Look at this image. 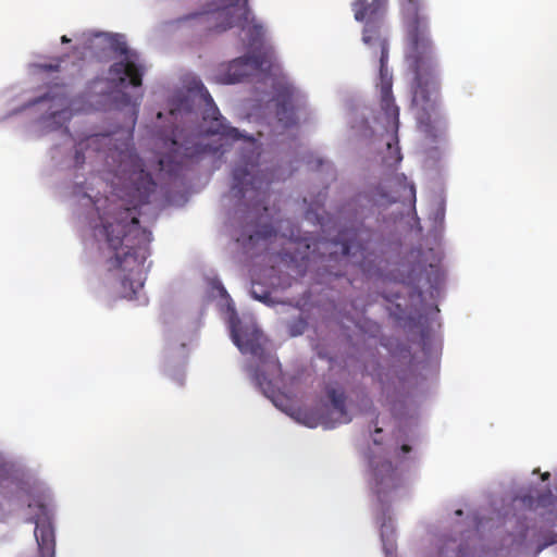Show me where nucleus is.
Instances as JSON below:
<instances>
[{"instance_id": "f257e3e1", "label": "nucleus", "mask_w": 557, "mask_h": 557, "mask_svg": "<svg viewBox=\"0 0 557 557\" xmlns=\"http://www.w3.org/2000/svg\"><path fill=\"white\" fill-rule=\"evenodd\" d=\"M120 172L123 203L100 218V234L113 253L107 261L109 271L120 272L121 293L123 297L133 298L145 284L144 264L151 242V233L140 226L138 208L148 203L157 183L133 151L123 153Z\"/></svg>"}, {"instance_id": "f03ea898", "label": "nucleus", "mask_w": 557, "mask_h": 557, "mask_svg": "<svg viewBox=\"0 0 557 557\" xmlns=\"http://www.w3.org/2000/svg\"><path fill=\"white\" fill-rule=\"evenodd\" d=\"M404 25L405 60L413 74L411 106L418 127L436 137L443 125L438 108L440 84L435 72L433 42L422 0H400Z\"/></svg>"}, {"instance_id": "7ed1b4c3", "label": "nucleus", "mask_w": 557, "mask_h": 557, "mask_svg": "<svg viewBox=\"0 0 557 557\" xmlns=\"http://www.w3.org/2000/svg\"><path fill=\"white\" fill-rule=\"evenodd\" d=\"M388 0H356L351 4L354 17L358 22H364L362 40L375 48V54H379V88H380V108L381 112L377 121L382 123L389 139L386 141L387 153L383 158V163L387 168L397 166L403 160L398 147V127H399V108L395 103L392 92L393 75L388 71V42L382 35L384 15L386 13Z\"/></svg>"}, {"instance_id": "20e7f679", "label": "nucleus", "mask_w": 557, "mask_h": 557, "mask_svg": "<svg viewBox=\"0 0 557 557\" xmlns=\"http://www.w3.org/2000/svg\"><path fill=\"white\" fill-rule=\"evenodd\" d=\"M201 98L206 102L202 113L201 133L191 135L180 143L176 138L162 140L163 152L158 158V170L168 175H177L184 165L202 160L207 156L225 152L224 144L210 141L207 136H219V140L236 141L244 137L236 127L228 125L221 115L210 92L201 82L196 83Z\"/></svg>"}, {"instance_id": "39448f33", "label": "nucleus", "mask_w": 557, "mask_h": 557, "mask_svg": "<svg viewBox=\"0 0 557 557\" xmlns=\"http://www.w3.org/2000/svg\"><path fill=\"white\" fill-rule=\"evenodd\" d=\"M232 338L243 354H250L258 359L259 366L249 369L253 382L264 393L272 389V381L281 377L282 367L276 355L267 351V338L262 332L255 327L234 324Z\"/></svg>"}, {"instance_id": "423d86ee", "label": "nucleus", "mask_w": 557, "mask_h": 557, "mask_svg": "<svg viewBox=\"0 0 557 557\" xmlns=\"http://www.w3.org/2000/svg\"><path fill=\"white\" fill-rule=\"evenodd\" d=\"M372 232L362 225L342 230L335 239H321L315 246L322 250L321 258L327 263H352L362 265L369 256Z\"/></svg>"}, {"instance_id": "0eeeda50", "label": "nucleus", "mask_w": 557, "mask_h": 557, "mask_svg": "<svg viewBox=\"0 0 557 557\" xmlns=\"http://www.w3.org/2000/svg\"><path fill=\"white\" fill-rule=\"evenodd\" d=\"M274 174L268 171H258L257 164L246 162L233 170L232 195L237 199L248 198L249 206L258 207L263 200Z\"/></svg>"}, {"instance_id": "6e6552de", "label": "nucleus", "mask_w": 557, "mask_h": 557, "mask_svg": "<svg viewBox=\"0 0 557 557\" xmlns=\"http://www.w3.org/2000/svg\"><path fill=\"white\" fill-rule=\"evenodd\" d=\"M240 0H230L228 5L214 12V20L219 22L214 29L218 33L225 32L232 27H238L246 33L250 45L261 42L264 36L262 24L258 23L247 5V0L239 5Z\"/></svg>"}, {"instance_id": "1a4fd4ad", "label": "nucleus", "mask_w": 557, "mask_h": 557, "mask_svg": "<svg viewBox=\"0 0 557 557\" xmlns=\"http://www.w3.org/2000/svg\"><path fill=\"white\" fill-rule=\"evenodd\" d=\"M111 48L123 55V59L110 66L108 79L116 87L125 86L127 79L133 87L141 86L145 67L139 62L138 53L129 50L126 42L119 36L113 37Z\"/></svg>"}, {"instance_id": "9d476101", "label": "nucleus", "mask_w": 557, "mask_h": 557, "mask_svg": "<svg viewBox=\"0 0 557 557\" xmlns=\"http://www.w3.org/2000/svg\"><path fill=\"white\" fill-rule=\"evenodd\" d=\"M29 508L37 507L38 513L32 519L35 527L37 552L23 553L18 557H54L55 536L49 508L39 502L28 505Z\"/></svg>"}, {"instance_id": "9b49d317", "label": "nucleus", "mask_w": 557, "mask_h": 557, "mask_svg": "<svg viewBox=\"0 0 557 557\" xmlns=\"http://www.w3.org/2000/svg\"><path fill=\"white\" fill-rule=\"evenodd\" d=\"M327 398L331 401L333 411L329 414H321L319 420L325 429H333L337 424L348 423L350 417L346 409V394L343 389H336L334 387L326 388Z\"/></svg>"}, {"instance_id": "f8f14e48", "label": "nucleus", "mask_w": 557, "mask_h": 557, "mask_svg": "<svg viewBox=\"0 0 557 557\" xmlns=\"http://www.w3.org/2000/svg\"><path fill=\"white\" fill-rule=\"evenodd\" d=\"M275 102L277 121L284 127L296 125L295 90L288 86L282 87L276 91Z\"/></svg>"}, {"instance_id": "ddd939ff", "label": "nucleus", "mask_w": 557, "mask_h": 557, "mask_svg": "<svg viewBox=\"0 0 557 557\" xmlns=\"http://www.w3.org/2000/svg\"><path fill=\"white\" fill-rule=\"evenodd\" d=\"M261 66L262 61L259 55H245L235 59L230 63L227 72L222 77L221 82L224 84L238 83L249 75L247 67L258 70Z\"/></svg>"}, {"instance_id": "4468645a", "label": "nucleus", "mask_w": 557, "mask_h": 557, "mask_svg": "<svg viewBox=\"0 0 557 557\" xmlns=\"http://www.w3.org/2000/svg\"><path fill=\"white\" fill-rule=\"evenodd\" d=\"M376 493L384 494L399 486L400 476L391 461L384 460L373 467Z\"/></svg>"}, {"instance_id": "2eb2a0df", "label": "nucleus", "mask_w": 557, "mask_h": 557, "mask_svg": "<svg viewBox=\"0 0 557 557\" xmlns=\"http://www.w3.org/2000/svg\"><path fill=\"white\" fill-rule=\"evenodd\" d=\"M393 184L398 187L394 194H385L383 198L386 199L387 202H397V201H416V187L412 183H409L407 177L401 175H395L392 180Z\"/></svg>"}, {"instance_id": "dca6fc26", "label": "nucleus", "mask_w": 557, "mask_h": 557, "mask_svg": "<svg viewBox=\"0 0 557 557\" xmlns=\"http://www.w3.org/2000/svg\"><path fill=\"white\" fill-rule=\"evenodd\" d=\"M273 235H275V230L272 226L264 225L260 230L250 234L247 239L237 238V242H243L244 246H249L255 245V243L259 242L260 239L267 240Z\"/></svg>"}, {"instance_id": "f3484780", "label": "nucleus", "mask_w": 557, "mask_h": 557, "mask_svg": "<svg viewBox=\"0 0 557 557\" xmlns=\"http://www.w3.org/2000/svg\"><path fill=\"white\" fill-rule=\"evenodd\" d=\"M210 13H211L210 9H202L200 11H196V12H193V13H189V14H186V15H183V16L176 18L175 21H173V24L181 25V24L187 23L193 20H198V21L206 20V22H208L210 20V17H209Z\"/></svg>"}, {"instance_id": "a211bd4d", "label": "nucleus", "mask_w": 557, "mask_h": 557, "mask_svg": "<svg viewBox=\"0 0 557 557\" xmlns=\"http://www.w3.org/2000/svg\"><path fill=\"white\" fill-rule=\"evenodd\" d=\"M307 329V321L298 317L297 319L287 323V330L290 336H298L304 334Z\"/></svg>"}, {"instance_id": "6ab92c4d", "label": "nucleus", "mask_w": 557, "mask_h": 557, "mask_svg": "<svg viewBox=\"0 0 557 557\" xmlns=\"http://www.w3.org/2000/svg\"><path fill=\"white\" fill-rule=\"evenodd\" d=\"M443 280V273L438 265L430 264L428 270V281L431 287L436 288Z\"/></svg>"}, {"instance_id": "aec40b11", "label": "nucleus", "mask_w": 557, "mask_h": 557, "mask_svg": "<svg viewBox=\"0 0 557 557\" xmlns=\"http://www.w3.org/2000/svg\"><path fill=\"white\" fill-rule=\"evenodd\" d=\"M62 59H57L54 63H42L38 67L45 72H58L61 67Z\"/></svg>"}, {"instance_id": "412c9836", "label": "nucleus", "mask_w": 557, "mask_h": 557, "mask_svg": "<svg viewBox=\"0 0 557 557\" xmlns=\"http://www.w3.org/2000/svg\"><path fill=\"white\" fill-rule=\"evenodd\" d=\"M85 162V156L83 152L77 148L75 150V164L77 166H81Z\"/></svg>"}, {"instance_id": "4be33fe9", "label": "nucleus", "mask_w": 557, "mask_h": 557, "mask_svg": "<svg viewBox=\"0 0 557 557\" xmlns=\"http://www.w3.org/2000/svg\"><path fill=\"white\" fill-rule=\"evenodd\" d=\"M54 98H57V96H50V94H46V95L39 97L34 103H39V102L48 101V100H54Z\"/></svg>"}, {"instance_id": "5701e85b", "label": "nucleus", "mask_w": 557, "mask_h": 557, "mask_svg": "<svg viewBox=\"0 0 557 557\" xmlns=\"http://www.w3.org/2000/svg\"><path fill=\"white\" fill-rule=\"evenodd\" d=\"M400 449H401V451H403L404 454H408V453H410V451H411V447H410L409 445H407V444H404V445L400 447Z\"/></svg>"}, {"instance_id": "b1692460", "label": "nucleus", "mask_w": 557, "mask_h": 557, "mask_svg": "<svg viewBox=\"0 0 557 557\" xmlns=\"http://www.w3.org/2000/svg\"><path fill=\"white\" fill-rule=\"evenodd\" d=\"M331 275H334L336 277L343 276L345 273L341 270H337L335 272H330Z\"/></svg>"}, {"instance_id": "393cba45", "label": "nucleus", "mask_w": 557, "mask_h": 557, "mask_svg": "<svg viewBox=\"0 0 557 557\" xmlns=\"http://www.w3.org/2000/svg\"><path fill=\"white\" fill-rule=\"evenodd\" d=\"M122 97L124 99L125 104L131 103V97L127 94H122Z\"/></svg>"}, {"instance_id": "a878e982", "label": "nucleus", "mask_w": 557, "mask_h": 557, "mask_svg": "<svg viewBox=\"0 0 557 557\" xmlns=\"http://www.w3.org/2000/svg\"><path fill=\"white\" fill-rule=\"evenodd\" d=\"M61 41H62L63 44L70 42V38H67V36L63 35V36L61 37Z\"/></svg>"}, {"instance_id": "bb28decb", "label": "nucleus", "mask_w": 557, "mask_h": 557, "mask_svg": "<svg viewBox=\"0 0 557 557\" xmlns=\"http://www.w3.org/2000/svg\"><path fill=\"white\" fill-rule=\"evenodd\" d=\"M219 290H220L222 296L226 295V290H225V288L222 285L219 286Z\"/></svg>"}, {"instance_id": "cd10ccee", "label": "nucleus", "mask_w": 557, "mask_h": 557, "mask_svg": "<svg viewBox=\"0 0 557 557\" xmlns=\"http://www.w3.org/2000/svg\"><path fill=\"white\" fill-rule=\"evenodd\" d=\"M549 476H550L549 472H545L542 474V480L543 481L548 480Z\"/></svg>"}, {"instance_id": "c85d7f7f", "label": "nucleus", "mask_w": 557, "mask_h": 557, "mask_svg": "<svg viewBox=\"0 0 557 557\" xmlns=\"http://www.w3.org/2000/svg\"><path fill=\"white\" fill-rule=\"evenodd\" d=\"M458 557H466V554L463 553V550L461 548H459V550H458Z\"/></svg>"}, {"instance_id": "c756f323", "label": "nucleus", "mask_w": 557, "mask_h": 557, "mask_svg": "<svg viewBox=\"0 0 557 557\" xmlns=\"http://www.w3.org/2000/svg\"><path fill=\"white\" fill-rule=\"evenodd\" d=\"M374 432H375V433H381V432H382V430H381L380 428H376Z\"/></svg>"}, {"instance_id": "7c9ffc66", "label": "nucleus", "mask_w": 557, "mask_h": 557, "mask_svg": "<svg viewBox=\"0 0 557 557\" xmlns=\"http://www.w3.org/2000/svg\"><path fill=\"white\" fill-rule=\"evenodd\" d=\"M98 81H94L92 82V86L96 88V85H97Z\"/></svg>"}, {"instance_id": "2f4dec72", "label": "nucleus", "mask_w": 557, "mask_h": 557, "mask_svg": "<svg viewBox=\"0 0 557 557\" xmlns=\"http://www.w3.org/2000/svg\"><path fill=\"white\" fill-rule=\"evenodd\" d=\"M456 513L457 515H462V511L461 510H457Z\"/></svg>"}, {"instance_id": "473e14b6", "label": "nucleus", "mask_w": 557, "mask_h": 557, "mask_svg": "<svg viewBox=\"0 0 557 557\" xmlns=\"http://www.w3.org/2000/svg\"><path fill=\"white\" fill-rule=\"evenodd\" d=\"M243 4H244V0H240L239 5H243Z\"/></svg>"}]
</instances>
